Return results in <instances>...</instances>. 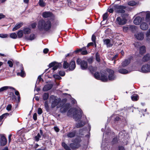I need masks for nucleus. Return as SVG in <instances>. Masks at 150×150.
I'll list each match as a JSON object with an SVG mask.
<instances>
[{
  "label": "nucleus",
  "instance_id": "f257e3e1",
  "mask_svg": "<svg viewBox=\"0 0 150 150\" xmlns=\"http://www.w3.org/2000/svg\"><path fill=\"white\" fill-rule=\"evenodd\" d=\"M146 14L145 20L144 19L142 22L140 27L141 29L143 30H147L148 27V24H150V12H148L146 13H144Z\"/></svg>",
  "mask_w": 150,
  "mask_h": 150
},
{
  "label": "nucleus",
  "instance_id": "f03ea898",
  "mask_svg": "<svg viewBox=\"0 0 150 150\" xmlns=\"http://www.w3.org/2000/svg\"><path fill=\"white\" fill-rule=\"evenodd\" d=\"M51 27V23L49 21L45 22L44 20L40 21L38 23V28L40 30H44L47 31Z\"/></svg>",
  "mask_w": 150,
  "mask_h": 150
},
{
  "label": "nucleus",
  "instance_id": "7ed1b4c3",
  "mask_svg": "<svg viewBox=\"0 0 150 150\" xmlns=\"http://www.w3.org/2000/svg\"><path fill=\"white\" fill-rule=\"evenodd\" d=\"M50 98L51 99L53 100L51 103V107L52 108H54L56 106L57 108L60 107V106L59 105L61 101L60 98H57L54 96H50Z\"/></svg>",
  "mask_w": 150,
  "mask_h": 150
},
{
  "label": "nucleus",
  "instance_id": "20e7f679",
  "mask_svg": "<svg viewBox=\"0 0 150 150\" xmlns=\"http://www.w3.org/2000/svg\"><path fill=\"white\" fill-rule=\"evenodd\" d=\"M76 63L80 65L81 68L82 70H85L88 68L87 62L86 61L81 60L78 58L76 60Z\"/></svg>",
  "mask_w": 150,
  "mask_h": 150
},
{
  "label": "nucleus",
  "instance_id": "39448f33",
  "mask_svg": "<svg viewBox=\"0 0 150 150\" xmlns=\"http://www.w3.org/2000/svg\"><path fill=\"white\" fill-rule=\"evenodd\" d=\"M82 112L79 109L76 110L73 115V117L76 121H77L81 118L82 116Z\"/></svg>",
  "mask_w": 150,
  "mask_h": 150
},
{
  "label": "nucleus",
  "instance_id": "423d86ee",
  "mask_svg": "<svg viewBox=\"0 0 150 150\" xmlns=\"http://www.w3.org/2000/svg\"><path fill=\"white\" fill-rule=\"evenodd\" d=\"M127 20L125 17H118L116 18V23L117 24L120 25H123L126 23Z\"/></svg>",
  "mask_w": 150,
  "mask_h": 150
},
{
  "label": "nucleus",
  "instance_id": "0eeeda50",
  "mask_svg": "<svg viewBox=\"0 0 150 150\" xmlns=\"http://www.w3.org/2000/svg\"><path fill=\"white\" fill-rule=\"evenodd\" d=\"M116 12L117 13H125V11L124 10L125 8V7L124 6L116 5Z\"/></svg>",
  "mask_w": 150,
  "mask_h": 150
},
{
  "label": "nucleus",
  "instance_id": "6e6552de",
  "mask_svg": "<svg viewBox=\"0 0 150 150\" xmlns=\"http://www.w3.org/2000/svg\"><path fill=\"white\" fill-rule=\"evenodd\" d=\"M70 107V104H64L62 105L61 108L60 109V111L62 113H65L67 111Z\"/></svg>",
  "mask_w": 150,
  "mask_h": 150
},
{
  "label": "nucleus",
  "instance_id": "1a4fd4ad",
  "mask_svg": "<svg viewBox=\"0 0 150 150\" xmlns=\"http://www.w3.org/2000/svg\"><path fill=\"white\" fill-rule=\"evenodd\" d=\"M107 71L109 73L108 79L110 80H113L115 79L116 77L114 74V71L112 70L108 69Z\"/></svg>",
  "mask_w": 150,
  "mask_h": 150
},
{
  "label": "nucleus",
  "instance_id": "9d476101",
  "mask_svg": "<svg viewBox=\"0 0 150 150\" xmlns=\"http://www.w3.org/2000/svg\"><path fill=\"white\" fill-rule=\"evenodd\" d=\"M144 18H142L140 17L137 16L134 20V23L136 25H139L140 23H141Z\"/></svg>",
  "mask_w": 150,
  "mask_h": 150
},
{
  "label": "nucleus",
  "instance_id": "9b49d317",
  "mask_svg": "<svg viewBox=\"0 0 150 150\" xmlns=\"http://www.w3.org/2000/svg\"><path fill=\"white\" fill-rule=\"evenodd\" d=\"M135 37L138 40H142L144 38V34L142 33H138L134 35Z\"/></svg>",
  "mask_w": 150,
  "mask_h": 150
},
{
  "label": "nucleus",
  "instance_id": "f8f14e48",
  "mask_svg": "<svg viewBox=\"0 0 150 150\" xmlns=\"http://www.w3.org/2000/svg\"><path fill=\"white\" fill-rule=\"evenodd\" d=\"M23 25V23L22 22H20L17 23L15 25L13 28L12 30L15 31L21 27Z\"/></svg>",
  "mask_w": 150,
  "mask_h": 150
},
{
  "label": "nucleus",
  "instance_id": "ddd939ff",
  "mask_svg": "<svg viewBox=\"0 0 150 150\" xmlns=\"http://www.w3.org/2000/svg\"><path fill=\"white\" fill-rule=\"evenodd\" d=\"M150 67H148L147 64L144 65L142 67L141 70L143 72L146 73L150 72Z\"/></svg>",
  "mask_w": 150,
  "mask_h": 150
},
{
  "label": "nucleus",
  "instance_id": "4468645a",
  "mask_svg": "<svg viewBox=\"0 0 150 150\" xmlns=\"http://www.w3.org/2000/svg\"><path fill=\"white\" fill-rule=\"evenodd\" d=\"M69 65V68L70 70L71 71L74 70L76 67L75 62L73 61H71Z\"/></svg>",
  "mask_w": 150,
  "mask_h": 150
},
{
  "label": "nucleus",
  "instance_id": "2eb2a0df",
  "mask_svg": "<svg viewBox=\"0 0 150 150\" xmlns=\"http://www.w3.org/2000/svg\"><path fill=\"white\" fill-rule=\"evenodd\" d=\"M1 144V145H5L7 143V140L6 137L4 135H2L0 138Z\"/></svg>",
  "mask_w": 150,
  "mask_h": 150
},
{
  "label": "nucleus",
  "instance_id": "dca6fc26",
  "mask_svg": "<svg viewBox=\"0 0 150 150\" xmlns=\"http://www.w3.org/2000/svg\"><path fill=\"white\" fill-rule=\"evenodd\" d=\"M42 131L41 130H40V133H38L37 136L35 137V140L37 142H38L41 138V136L42 135Z\"/></svg>",
  "mask_w": 150,
  "mask_h": 150
},
{
  "label": "nucleus",
  "instance_id": "f3484780",
  "mask_svg": "<svg viewBox=\"0 0 150 150\" xmlns=\"http://www.w3.org/2000/svg\"><path fill=\"white\" fill-rule=\"evenodd\" d=\"M52 87V85L51 84H47L44 86L43 90L44 91H47L51 89Z\"/></svg>",
  "mask_w": 150,
  "mask_h": 150
},
{
  "label": "nucleus",
  "instance_id": "a211bd4d",
  "mask_svg": "<svg viewBox=\"0 0 150 150\" xmlns=\"http://www.w3.org/2000/svg\"><path fill=\"white\" fill-rule=\"evenodd\" d=\"M116 6V5H110L108 9V12L110 13H112L114 11L116 12V9H116L115 8Z\"/></svg>",
  "mask_w": 150,
  "mask_h": 150
},
{
  "label": "nucleus",
  "instance_id": "6ab92c4d",
  "mask_svg": "<svg viewBox=\"0 0 150 150\" xmlns=\"http://www.w3.org/2000/svg\"><path fill=\"white\" fill-rule=\"evenodd\" d=\"M70 146L72 149H74L79 147L80 145L79 143H71L70 144Z\"/></svg>",
  "mask_w": 150,
  "mask_h": 150
},
{
  "label": "nucleus",
  "instance_id": "aec40b11",
  "mask_svg": "<svg viewBox=\"0 0 150 150\" xmlns=\"http://www.w3.org/2000/svg\"><path fill=\"white\" fill-rule=\"evenodd\" d=\"M84 48H85L83 47L82 48L78 50H76L75 51V52L77 53L79 52L82 51L81 54H83V55L86 54H87V53H88L87 51L86 50L82 51V50H83V49H84Z\"/></svg>",
  "mask_w": 150,
  "mask_h": 150
},
{
  "label": "nucleus",
  "instance_id": "412c9836",
  "mask_svg": "<svg viewBox=\"0 0 150 150\" xmlns=\"http://www.w3.org/2000/svg\"><path fill=\"white\" fill-rule=\"evenodd\" d=\"M150 60V54H147L144 55L142 58V60L144 62Z\"/></svg>",
  "mask_w": 150,
  "mask_h": 150
},
{
  "label": "nucleus",
  "instance_id": "4be33fe9",
  "mask_svg": "<svg viewBox=\"0 0 150 150\" xmlns=\"http://www.w3.org/2000/svg\"><path fill=\"white\" fill-rule=\"evenodd\" d=\"M23 31L24 34H28L30 33V29L28 28H24L23 30Z\"/></svg>",
  "mask_w": 150,
  "mask_h": 150
},
{
  "label": "nucleus",
  "instance_id": "5701e85b",
  "mask_svg": "<svg viewBox=\"0 0 150 150\" xmlns=\"http://www.w3.org/2000/svg\"><path fill=\"white\" fill-rule=\"evenodd\" d=\"M130 63V59H125V61L122 62V66L123 67L127 66Z\"/></svg>",
  "mask_w": 150,
  "mask_h": 150
},
{
  "label": "nucleus",
  "instance_id": "b1692460",
  "mask_svg": "<svg viewBox=\"0 0 150 150\" xmlns=\"http://www.w3.org/2000/svg\"><path fill=\"white\" fill-rule=\"evenodd\" d=\"M52 15V14L50 12H45L42 14V16L44 18H48L51 17Z\"/></svg>",
  "mask_w": 150,
  "mask_h": 150
},
{
  "label": "nucleus",
  "instance_id": "393cba45",
  "mask_svg": "<svg viewBox=\"0 0 150 150\" xmlns=\"http://www.w3.org/2000/svg\"><path fill=\"white\" fill-rule=\"evenodd\" d=\"M8 88L10 89H13L15 90V89L13 88L10 86H5L2 87L0 88V92L3 91L4 90H6Z\"/></svg>",
  "mask_w": 150,
  "mask_h": 150
},
{
  "label": "nucleus",
  "instance_id": "a878e982",
  "mask_svg": "<svg viewBox=\"0 0 150 150\" xmlns=\"http://www.w3.org/2000/svg\"><path fill=\"white\" fill-rule=\"evenodd\" d=\"M88 68L90 71L92 73L95 71L97 69V68L96 67H93L91 66H89Z\"/></svg>",
  "mask_w": 150,
  "mask_h": 150
},
{
  "label": "nucleus",
  "instance_id": "bb28decb",
  "mask_svg": "<svg viewBox=\"0 0 150 150\" xmlns=\"http://www.w3.org/2000/svg\"><path fill=\"white\" fill-rule=\"evenodd\" d=\"M104 44L106 45L108 47H111L112 45L110 43V40L109 39H107L104 40Z\"/></svg>",
  "mask_w": 150,
  "mask_h": 150
},
{
  "label": "nucleus",
  "instance_id": "cd10ccee",
  "mask_svg": "<svg viewBox=\"0 0 150 150\" xmlns=\"http://www.w3.org/2000/svg\"><path fill=\"white\" fill-rule=\"evenodd\" d=\"M21 67V72L17 73V74L18 75H20L22 77H23L25 76V74L24 71H23V68Z\"/></svg>",
  "mask_w": 150,
  "mask_h": 150
},
{
  "label": "nucleus",
  "instance_id": "c85d7f7f",
  "mask_svg": "<svg viewBox=\"0 0 150 150\" xmlns=\"http://www.w3.org/2000/svg\"><path fill=\"white\" fill-rule=\"evenodd\" d=\"M23 34L24 33L22 30H19L18 32L17 33V37L19 38H21L23 37Z\"/></svg>",
  "mask_w": 150,
  "mask_h": 150
},
{
  "label": "nucleus",
  "instance_id": "c756f323",
  "mask_svg": "<svg viewBox=\"0 0 150 150\" xmlns=\"http://www.w3.org/2000/svg\"><path fill=\"white\" fill-rule=\"evenodd\" d=\"M108 79L106 75H101L100 80L103 82H106L108 80Z\"/></svg>",
  "mask_w": 150,
  "mask_h": 150
},
{
  "label": "nucleus",
  "instance_id": "7c9ffc66",
  "mask_svg": "<svg viewBox=\"0 0 150 150\" xmlns=\"http://www.w3.org/2000/svg\"><path fill=\"white\" fill-rule=\"evenodd\" d=\"M131 99L133 101H137L139 99V96L137 94L133 95L131 96Z\"/></svg>",
  "mask_w": 150,
  "mask_h": 150
},
{
  "label": "nucleus",
  "instance_id": "2f4dec72",
  "mask_svg": "<svg viewBox=\"0 0 150 150\" xmlns=\"http://www.w3.org/2000/svg\"><path fill=\"white\" fill-rule=\"evenodd\" d=\"M146 52V48L144 46H142L140 48L139 52L141 54L144 53Z\"/></svg>",
  "mask_w": 150,
  "mask_h": 150
},
{
  "label": "nucleus",
  "instance_id": "473e14b6",
  "mask_svg": "<svg viewBox=\"0 0 150 150\" xmlns=\"http://www.w3.org/2000/svg\"><path fill=\"white\" fill-rule=\"evenodd\" d=\"M76 133L75 132H71L68 133L67 136L68 137L72 138L74 137Z\"/></svg>",
  "mask_w": 150,
  "mask_h": 150
},
{
  "label": "nucleus",
  "instance_id": "72a5a7b5",
  "mask_svg": "<svg viewBox=\"0 0 150 150\" xmlns=\"http://www.w3.org/2000/svg\"><path fill=\"white\" fill-rule=\"evenodd\" d=\"M119 72L121 74H126L129 73L128 71L123 69H122L119 70Z\"/></svg>",
  "mask_w": 150,
  "mask_h": 150
},
{
  "label": "nucleus",
  "instance_id": "f704fd0d",
  "mask_svg": "<svg viewBox=\"0 0 150 150\" xmlns=\"http://www.w3.org/2000/svg\"><path fill=\"white\" fill-rule=\"evenodd\" d=\"M85 124L84 122L81 121L76 124V128H79L83 126Z\"/></svg>",
  "mask_w": 150,
  "mask_h": 150
},
{
  "label": "nucleus",
  "instance_id": "c9c22d12",
  "mask_svg": "<svg viewBox=\"0 0 150 150\" xmlns=\"http://www.w3.org/2000/svg\"><path fill=\"white\" fill-rule=\"evenodd\" d=\"M60 64L58 63H55L54 67L52 68L53 70L54 71L57 69L60 66Z\"/></svg>",
  "mask_w": 150,
  "mask_h": 150
},
{
  "label": "nucleus",
  "instance_id": "e433bc0d",
  "mask_svg": "<svg viewBox=\"0 0 150 150\" xmlns=\"http://www.w3.org/2000/svg\"><path fill=\"white\" fill-rule=\"evenodd\" d=\"M9 115V114L8 113H5L3 114L0 116V122L4 118H6L7 116Z\"/></svg>",
  "mask_w": 150,
  "mask_h": 150
},
{
  "label": "nucleus",
  "instance_id": "4c0bfd02",
  "mask_svg": "<svg viewBox=\"0 0 150 150\" xmlns=\"http://www.w3.org/2000/svg\"><path fill=\"white\" fill-rule=\"evenodd\" d=\"M94 77L97 79H100V74L99 72H97L95 73L94 75Z\"/></svg>",
  "mask_w": 150,
  "mask_h": 150
},
{
  "label": "nucleus",
  "instance_id": "58836bf2",
  "mask_svg": "<svg viewBox=\"0 0 150 150\" xmlns=\"http://www.w3.org/2000/svg\"><path fill=\"white\" fill-rule=\"evenodd\" d=\"M39 5L41 7H44L45 5V4L43 0H39Z\"/></svg>",
  "mask_w": 150,
  "mask_h": 150
},
{
  "label": "nucleus",
  "instance_id": "ea45409f",
  "mask_svg": "<svg viewBox=\"0 0 150 150\" xmlns=\"http://www.w3.org/2000/svg\"><path fill=\"white\" fill-rule=\"evenodd\" d=\"M49 94L48 93H45L43 96V99L44 100H46L49 97Z\"/></svg>",
  "mask_w": 150,
  "mask_h": 150
},
{
  "label": "nucleus",
  "instance_id": "a19ab883",
  "mask_svg": "<svg viewBox=\"0 0 150 150\" xmlns=\"http://www.w3.org/2000/svg\"><path fill=\"white\" fill-rule=\"evenodd\" d=\"M128 4L130 6H134L137 4V3L134 1H132L129 2Z\"/></svg>",
  "mask_w": 150,
  "mask_h": 150
},
{
  "label": "nucleus",
  "instance_id": "79ce46f5",
  "mask_svg": "<svg viewBox=\"0 0 150 150\" xmlns=\"http://www.w3.org/2000/svg\"><path fill=\"white\" fill-rule=\"evenodd\" d=\"M10 37L13 39H16L17 37L16 34L15 33H11L10 34Z\"/></svg>",
  "mask_w": 150,
  "mask_h": 150
},
{
  "label": "nucleus",
  "instance_id": "37998d69",
  "mask_svg": "<svg viewBox=\"0 0 150 150\" xmlns=\"http://www.w3.org/2000/svg\"><path fill=\"white\" fill-rule=\"evenodd\" d=\"M68 63L66 61H64L63 63V67L65 69H67L69 67Z\"/></svg>",
  "mask_w": 150,
  "mask_h": 150
},
{
  "label": "nucleus",
  "instance_id": "c03bdc74",
  "mask_svg": "<svg viewBox=\"0 0 150 150\" xmlns=\"http://www.w3.org/2000/svg\"><path fill=\"white\" fill-rule=\"evenodd\" d=\"M44 105L45 108L47 111H48L49 110V106L48 104V102L47 101H46L45 102Z\"/></svg>",
  "mask_w": 150,
  "mask_h": 150
},
{
  "label": "nucleus",
  "instance_id": "a18cd8bd",
  "mask_svg": "<svg viewBox=\"0 0 150 150\" xmlns=\"http://www.w3.org/2000/svg\"><path fill=\"white\" fill-rule=\"evenodd\" d=\"M62 145L65 149L67 150L69 149V147L65 143H62Z\"/></svg>",
  "mask_w": 150,
  "mask_h": 150
},
{
  "label": "nucleus",
  "instance_id": "49530a36",
  "mask_svg": "<svg viewBox=\"0 0 150 150\" xmlns=\"http://www.w3.org/2000/svg\"><path fill=\"white\" fill-rule=\"evenodd\" d=\"M35 38V35L33 34H31L30 35L29 37L28 38V40H34Z\"/></svg>",
  "mask_w": 150,
  "mask_h": 150
},
{
  "label": "nucleus",
  "instance_id": "de8ad7c7",
  "mask_svg": "<svg viewBox=\"0 0 150 150\" xmlns=\"http://www.w3.org/2000/svg\"><path fill=\"white\" fill-rule=\"evenodd\" d=\"M108 13H105L103 16V21L106 20L108 18Z\"/></svg>",
  "mask_w": 150,
  "mask_h": 150
},
{
  "label": "nucleus",
  "instance_id": "09e8293b",
  "mask_svg": "<svg viewBox=\"0 0 150 150\" xmlns=\"http://www.w3.org/2000/svg\"><path fill=\"white\" fill-rule=\"evenodd\" d=\"M96 59L98 62H99L100 61V59L99 57V55L98 53H97L96 54Z\"/></svg>",
  "mask_w": 150,
  "mask_h": 150
},
{
  "label": "nucleus",
  "instance_id": "8fccbe9b",
  "mask_svg": "<svg viewBox=\"0 0 150 150\" xmlns=\"http://www.w3.org/2000/svg\"><path fill=\"white\" fill-rule=\"evenodd\" d=\"M12 107L11 105L8 104L6 107V109L8 111H10L11 110Z\"/></svg>",
  "mask_w": 150,
  "mask_h": 150
},
{
  "label": "nucleus",
  "instance_id": "3c124183",
  "mask_svg": "<svg viewBox=\"0 0 150 150\" xmlns=\"http://www.w3.org/2000/svg\"><path fill=\"white\" fill-rule=\"evenodd\" d=\"M96 36L94 35H93L92 37V40L95 43V47L96 46Z\"/></svg>",
  "mask_w": 150,
  "mask_h": 150
},
{
  "label": "nucleus",
  "instance_id": "603ef678",
  "mask_svg": "<svg viewBox=\"0 0 150 150\" xmlns=\"http://www.w3.org/2000/svg\"><path fill=\"white\" fill-rule=\"evenodd\" d=\"M8 35L7 34H0V37L2 38H6L7 37Z\"/></svg>",
  "mask_w": 150,
  "mask_h": 150
},
{
  "label": "nucleus",
  "instance_id": "864d4df0",
  "mask_svg": "<svg viewBox=\"0 0 150 150\" xmlns=\"http://www.w3.org/2000/svg\"><path fill=\"white\" fill-rule=\"evenodd\" d=\"M7 63L8 64L9 66L10 67H13V63L10 60L8 61L7 62Z\"/></svg>",
  "mask_w": 150,
  "mask_h": 150
},
{
  "label": "nucleus",
  "instance_id": "5fc2aeb1",
  "mask_svg": "<svg viewBox=\"0 0 150 150\" xmlns=\"http://www.w3.org/2000/svg\"><path fill=\"white\" fill-rule=\"evenodd\" d=\"M118 57L117 54H115V55H112L111 57L110 58V59L111 60H113L116 59Z\"/></svg>",
  "mask_w": 150,
  "mask_h": 150
},
{
  "label": "nucleus",
  "instance_id": "6e6d98bb",
  "mask_svg": "<svg viewBox=\"0 0 150 150\" xmlns=\"http://www.w3.org/2000/svg\"><path fill=\"white\" fill-rule=\"evenodd\" d=\"M59 74L61 76H64L65 75V72L64 71H60L59 72Z\"/></svg>",
  "mask_w": 150,
  "mask_h": 150
},
{
  "label": "nucleus",
  "instance_id": "4d7b16f0",
  "mask_svg": "<svg viewBox=\"0 0 150 150\" xmlns=\"http://www.w3.org/2000/svg\"><path fill=\"white\" fill-rule=\"evenodd\" d=\"M42 112V111L40 108H39L38 110V113L39 115L41 114Z\"/></svg>",
  "mask_w": 150,
  "mask_h": 150
},
{
  "label": "nucleus",
  "instance_id": "13d9d810",
  "mask_svg": "<svg viewBox=\"0 0 150 150\" xmlns=\"http://www.w3.org/2000/svg\"><path fill=\"white\" fill-rule=\"evenodd\" d=\"M150 35V29H149L147 32L146 33V36L148 37Z\"/></svg>",
  "mask_w": 150,
  "mask_h": 150
},
{
  "label": "nucleus",
  "instance_id": "bf43d9fd",
  "mask_svg": "<svg viewBox=\"0 0 150 150\" xmlns=\"http://www.w3.org/2000/svg\"><path fill=\"white\" fill-rule=\"evenodd\" d=\"M55 63H56L54 62H52L49 65V67L51 68L52 67H53Z\"/></svg>",
  "mask_w": 150,
  "mask_h": 150
},
{
  "label": "nucleus",
  "instance_id": "052dcab7",
  "mask_svg": "<svg viewBox=\"0 0 150 150\" xmlns=\"http://www.w3.org/2000/svg\"><path fill=\"white\" fill-rule=\"evenodd\" d=\"M34 120H36L37 119V115L36 113H35L33 116Z\"/></svg>",
  "mask_w": 150,
  "mask_h": 150
},
{
  "label": "nucleus",
  "instance_id": "680f3d73",
  "mask_svg": "<svg viewBox=\"0 0 150 150\" xmlns=\"http://www.w3.org/2000/svg\"><path fill=\"white\" fill-rule=\"evenodd\" d=\"M5 17V16L3 15L2 13H0V20L4 18Z\"/></svg>",
  "mask_w": 150,
  "mask_h": 150
},
{
  "label": "nucleus",
  "instance_id": "e2e57ef3",
  "mask_svg": "<svg viewBox=\"0 0 150 150\" xmlns=\"http://www.w3.org/2000/svg\"><path fill=\"white\" fill-rule=\"evenodd\" d=\"M48 51L49 50L48 49L45 48L43 50V52L44 53L46 54L48 52Z\"/></svg>",
  "mask_w": 150,
  "mask_h": 150
},
{
  "label": "nucleus",
  "instance_id": "0e129e2a",
  "mask_svg": "<svg viewBox=\"0 0 150 150\" xmlns=\"http://www.w3.org/2000/svg\"><path fill=\"white\" fill-rule=\"evenodd\" d=\"M36 25V24L35 23H33L31 24V26L33 28H35Z\"/></svg>",
  "mask_w": 150,
  "mask_h": 150
},
{
  "label": "nucleus",
  "instance_id": "69168bd1",
  "mask_svg": "<svg viewBox=\"0 0 150 150\" xmlns=\"http://www.w3.org/2000/svg\"><path fill=\"white\" fill-rule=\"evenodd\" d=\"M12 136V135L11 134H10L8 136V142L9 143H10V142L11 141V137Z\"/></svg>",
  "mask_w": 150,
  "mask_h": 150
},
{
  "label": "nucleus",
  "instance_id": "338daca9",
  "mask_svg": "<svg viewBox=\"0 0 150 150\" xmlns=\"http://www.w3.org/2000/svg\"><path fill=\"white\" fill-rule=\"evenodd\" d=\"M124 149L123 147L122 146H119V147L118 150H124Z\"/></svg>",
  "mask_w": 150,
  "mask_h": 150
},
{
  "label": "nucleus",
  "instance_id": "774afa93",
  "mask_svg": "<svg viewBox=\"0 0 150 150\" xmlns=\"http://www.w3.org/2000/svg\"><path fill=\"white\" fill-rule=\"evenodd\" d=\"M93 42H90L87 45V47H88L90 46L93 45Z\"/></svg>",
  "mask_w": 150,
  "mask_h": 150
}]
</instances>
